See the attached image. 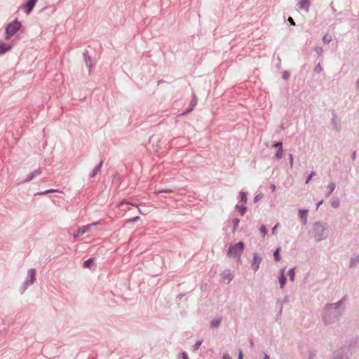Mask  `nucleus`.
<instances>
[{
  "label": "nucleus",
  "mask_w": 359,
  "mask_h": 359,
  "mask_svg": "<svg viewBox=\"0 0 359 359\" xmlns=\"http://www.w3.org/2000/svg\"><path fill=\"white\" fill-rule=\"evenodd\" d=\"M243 248L244 244L243 242H239L236 245H230L227 252V255L230 257H233L240 260L241 254L243 250Z\"/></svg>",
  "instance_id": "f257e3e1"
},
{
  "label": "nucleus",
  "mask_w": 359,
  "mask_h": 359,
  "mask_svg": "<svg viewBox=\"0 0 359 359\" xmlns=\"http://www.w3.org/2000/svg\"><path fill=\"white\" fill-rule=\"evenodd\" d=\"M21 23L18 20H14L8 25L6 28V39H9L12 36H13L20 28Z\"/></svg>",
  "instance_id": "f03ea898"
},
{
  "label": "nucleus",
  "mask_w": 359,
  "mask_h": 359,
  "mask_svg": "<svg viewBox=\"0 0 359 359\" xmlns=\"http://www.w3.org/2000/svg\"><path fill=\"white\" fill-rule=\"evenodd\" d=\"M313 229L315 232L314 236L318 240H320L324 235V231H325L324 226L322 224L316 223L314 225Z\"/></svg>",
  "instance_id": "7ed1b4c3"
},
{
  "label": "nucleus",
  "mask_w": 359,
  "mask_h": 359,
  "mask_svg": "<svg viewBox=\"0 0 359 359\" xmlns=\"http://www.w3.org/2000/svg\"><path fill=\"white\" fill-rule=\"evenodd\" d=\"M97 223L96 222H94V223H92V224H88V225H86V226H83L82 227H80L78 231L74 233V237L75 238H76L77 237H79V236L81 235H83L85 233L88 232V231H90L92 228L93 226L94 225H96Z\"/></svg>",
  "instance_id": "20e7f679"
},
{
  "label": "nucleus",
  "mask_w": 359,
  "mask_h": 359,
  "mask_svg": "<svg viewBox=\"0 0 359 359\" xmlns=\"http://www.w3.org/2000/svg\"><path fill=\"white\" fill-rule=\"evenodd\" d=\"M222 277L224 283H229L233 278V274L229 270H226L222 273Z\"/></svg>",
  "instance_id": "39448f33"
},
{
  "label": "nucleus",
  "mask_w": 359,
  "mask_h": 359,
  "mask_svg": "<svg viewBox=\"0 0 359 359\" xmlns=\"http://www.w3.org/2000/svg\"><path fill=\"white\" fill-rule=\"evenodd\" d=\"M311 2L310 0H299L298 6L299 8L309 11Z\"/></svg>",
  "instance_id": "423d86ee"
},
{
  "label": "nucleus",
  "mask_w": 359,
  "mask_h": 359,
  "mask_svg": "<svg viewBox=\"0 0 359 359\" xmlns=\"http://www.w3.org/2000/svg\"><path fill=\"white\" fill-rule=\"evenodd\" d=\"M37 0H29L25 4H24V7L27 9L26 12L29 14L33 9L35 6Z\"/></svg>",
  "instance_id": "0eeeda50"
},
{
  "label": "nucleus",
  "mask_w": 359,
  "mask_h": 359,
  "mask_svg": "<svg viewBox=\"0 0 359 359\" xmlns=\"http://www.w3.org/2000/svg\"><path fill=\"white\" fill-rule=\"evenodd\" d=\"M12 48V45H8L2 41H0V54L5 53Z\"/></svg>",
  "instance_id": "6e6552de"
},
{
  "label": "nucleus",
  "mask_w": 359,
  "mask_h": 359,
  "mask_svg": "<svg viewBox=\"0 0 359 359\" xmlns=\"http://www.w3.org/2000/svg\"><path fill=\"white\" fill-rule=\"evenodd\" d=\"M196 104H197L196 97V96H194L190 102V106H191L190 109L187 110L185 112L182 113V115H184V114H188L190 111H191L193 110L194 107L196 105Z\"/></svg>",
  "instance_id": "1a4fd4ad"
},
{
  "label": "nucleus",
  "mask_w": 359,
  "mask_h": 359,
  "mask_svg": "<svg viewBox=\"0 0 359 359\" xmlns=\"http://www.w3.org/2000/svg\"><path fill=\"white\" fill-rule=\"evenodd\" d=\"M284 272H285V269H283L281 271L280 277L279 278L280 285L281 288H283L284 287L285 282H286V278L285 277Z\"/></svg>",
  "instance_id": "9d476101"
},
{
  "label": "nucleus",
  "mask_w": 359,
  "mask_h": 359,
  "mask_svg": "<svg viewBox=\"0 0 359 359\" xmlns=\"http://www.w3.org/2000/svg\"><path fill=\"white\" fill-rule=\"evenodd\" d=\"M308 211L306 210H299V217L303 221L304 224L306 222V217H307Z\"/></svg>",
  "instance_id": "9b49d317"
},
{
  "label": "nucleus",
  "mask_w": 359,
  "mask_h": 359,
  "mask_svg": "<svg viewBox=\"0 0 359 359\" xmlns=\"http://www.w3.org/2000/svg\"><path fill=\"white\" fill-rule=\"evenodd\" d=\"M123 204H129V205H131L133 206H135V207H137L138 208V212L140 213V214H142V212L141 210V209H140L138 208V205L137 204H135V203H130V202H127L126 201H122L119 203L118 204V207H121V205H123Z\"/></svg>",
  "instance_id": "f8f14e48"
},
{
  "label": "nucleus",
  "mask_w": 359,
  "mask_h": 359,
  "mask_svg": "<svg viewBox=\"0 0 359 359\" xmlns=\"http://www.w3.org/2000/svg\"><path fill=\"white\" fill-rule=\"evenodd\" d=\"M260 260H261V259L259 257H257L256 255L254 256L253 266H254V269L255 271H257L259 268V264L260 263Z\"/></svg>",
  "instance_id": "ddd939ff"
},
{
  "label": "nucleus",
  "mask_w": 359,
  "mask_h": 359,
  "mask_svg": "<svg viewBox=\"0 0 359 359\" xmlns=\"http://www.w3.org/2000/svg\"><path fill=\"white\" fill-rule=\"evenodd\" d=\"M332 36L331 34H326L323 37V41L324 43H330L332 41Z\"/></svg>",
  "instance_id": "4468645a"
},
{
  "label": "nucleus",
  "mask_w": 359,
  "mask_h": 359,
  "mask_svg": "<svg viewBox=\"0 0 359 359\" xmlns=\"http://www.w3.org/2000/svg\"><path fill=\"white\" fill-rule=\"evenodd\" d=\"M94 259L93 258H90L88 260L85 261L83 263V266L85 268H90Z\"/></svg>",
  "instance_id": "2eb2a0df"
},
{
  "label": "nucleus",
  "mask_w": 359,
  "mask_h": 359,
  "mask_svg": "<svg viewBox=\"0 0 359 359\" xmlns=\"http://www.w3.org/2000/svg\"><path fill=\"white\" fill-rule=\"evenodd\" d=\"M275 156L278 159H280L283 156V151L282 148L278 149Z\"/></svg>",
  "instance_id": "dca6fc26"
},
{
  "label": "nucleus",
  "mask_w": 359,
  "mask_h": 359,
  "mask_svg": "<svg viewBox=\"0 0 359 359\" xmlns=\"http://www.w3.org/2000/svg\"><path fill=\"white\" fill-rule=\"evenodd\" d=\"M236 208L241 215H243L246 211V207L245 206H237Z\"/></svg>",
  "instance_id": "f3484780"
},
{
  "label": "nucleus",
  "mask_w": 359,
  "mask_h": 359,
  "mask_svg": "<svg viewBox=\"0 0 359 359\" xmlns=\"http://www.w3.org/2000/svg\"><path fill=\"white\" fill-rule=\"evenodd\" d=\"M280 249L278 248L275 252H274V254H273V256L275 257V259L276 261H279L280 259Z\"/></svg>",
  "instance_id": "a211bd4d"
},
{
  "label": "nucleus",
  "mask_w": 359,
  "mask_h": 359,
  "mask_svg": "<svg viewBox=\"0 0 359 359\" xmlns=\"http://www.w3.org/2000/svg\"><path fill=\"white\" fill-rule=\"evenodd\" d=\"M294 269H292L290 270L289 271V276H290V280L291 281H293L294 279Z\"/></svg>",
  "instance_id": "6ab92c4d"
},
{
  "label": "nucleus",
  "mask_w": 359,
  "mask_h": 359,
  "mask_svg": "<svg viewBox=\"0 0 359 359\" xmlns=\"http://www.w3.org/2000/svg\"><path fill=\"white\" fill-rule=\"evenodd\" d=\"M241 200L243 203H245L247 201V194L245 192H241L240 193Z\"/></svg>",
  "instance_id": "aec40b11"
},
{
  "label": "nucleus",
  "mask_w": 359,
  "mask_h": 359,
  "mask_svg": "<svg viewBox=\"0 0 359 359\" xmlns=\"http://www.w3.org/2000/svg\"><path fill=\"white\" fill-rule=\"evenodd\" d=\"M259 231L262 235V236H265L267 233V230L265 226H261Z\"/></svg>",
  "instance_id": "412c9836"
},
{
  "label": "nucleus",
  "mask_w": 359,
  "mask_h": 359,
  "mask_svg": "<svg viewBox=\"0 0 359 359\" xmlns=\"http://www.w3.org/2000/svg\"><path fill=\"white\" fill-rule=\"evenodd\" d=\"M221 323L220 319L213 320L211 323L212 327H217Z\"/></svg>",
  "instance_id": "4be33fe9"
},
{
  "label": "nucleus",
  "mask_w": 359,
  "mask_h": 359,
  "mask_svg": "<svg viewBox=\"0 0 359 359\" xmlns=\"http://www.w3.org/2000/svg\"><path fill=\"white\" fill-rule=\"evenodd\" d=\"M263 197V194H259L254 198L255 203L258 202L260 199H262Z\"/></svg>",
  "instance_id": "5701e85b"
},
{
  "label": "nucleus",
  "mask_w": 359,
  "mask_h": 359,
  "mask_svg": "<svg viewBox=\"0 0 359 359\" xmlns=\"http://www.w3.org/2000/svg\"><path fill=\"white\" fill-rule=\"evenodd\" d=\"M57 191V190H55V189H48V190H46L43 192H41L40 194H48V193H53V192H56Z\"/></svg>",
  "instance_id": "b1692460"
},
{
  "label": "nucleus",
  "mask_w": 359,
  "mask_h": 359,
  "mask_svg": "<svg viewBox=\"0 0 359 359\" xmlns=\"http://www.w3.org/2000/svg\"><path fill=\"white\" fill-rule=\"evenodd\" d=\"M334 188H335V185L333 183H331L330 184H329V189H330V193L329 194L332 192L334 191Z\"/></svg>",
  "instance_id": "393cba45"
},
{
  "label": "nucleus",
  "mask_w": 359,
  "mask_h": 359,
  "mask_svg": "<svg viewBox=\"0 0 359 359\" xmlns=\"http://www.w3.org/2000/svg\"><path fill=\"white\" fill-rule=\"evenodd\" d=\"M275 147L282 148V142H278L273 144Z\"/></svg>",
  "instance_id": "a878e982"
},
{
  "label": "nucleus",
  "mask_w": 359,
  "mask_h": 359,
  "mask_svg": "<svg viewBox=\"0 0 359 359\" xmlns=\"http://www.w3.org/2000/svg\"><path fill=\"white\" fill-rule=\"evenodd\" d=\"M139 219H140V217L137 216V217H133L132 219H130L129 222H135Z\"/></svg>",
  "instance_id": "bb28decb"
},
{
  "label": "nucleus",
  "mask_w": 359,
  "mask_h": 359,
  "mask_svg": "<svg viewBox=\"0 0 359 359\" xmlns=\"http://www.w3.org/2000/svg\"><path fill=\"white\" fill-rule=\"evenodd\" d=\"M287 20L289 21V22H290L292 25H293V26H294V25H295V22H294V20L292 19V18L289 17Z\"/></svg>",
  "instance_id": "cd10ccee"
},
{
  "label": "nucleus",
  "mask_w": 359,
  "mask_h": 359,
  "mask_svg": "<svg viewBox=\"0 0 359 359\" xmlns=\"http://www.w3.org/2000/svg\"><path fill=\"white\" fill-rule=\"evenodd\" d=\"M278 225H279L278 224H276L275 225V226L273 228V229H272V233L273 234H275L276 233V229H277Z\"/></svg>",
  "instance_id": "c85d7f7f"
},
{
  "label": "nucleus",
  "mask_w": 359,
  "mask_h": 359,
  "mask_svg": "<svg viewBox=\"0 0 359 359\" xmlns=\"http://www.w3.org/2000/svg\"><path fill=\"white\" fill-rule=\"evenodd\" d=\"M314 175V172H312L309 177L307 178L306 181V183L308 184L309 182V181L311 180V179L312 178V177Z\"/></svg>",
  "instance_id": "c756f323"
},
{
  "label": "nucleus",
  "mask_w": 359,
  "mask_h": 359,
  "mask_svg": "<svg viewBox=\"0 0 359 359\" xmlns=\"http://www.w3.org/2000/svg\"><path fill=\"white\" fill-rule=\"evenodd\" d=\"M201 341L196 342V344L194 345L195 349H198L199 348V346H201Z\"/></svg>",
  "instance_id": "7c9ffc66"
},
{
  "label": "nucleus",
  "mask_w": 359,
  "mask_h": 359,
  "mask_svg": "<svg viewBox=\"0 0 359 359\" xmlns=\"http://www.w3.org/2000/svg\"><path fill=\"white\" fill-rule=\"evenodd\" d=\"M29 273L31 274V276H32V279H33V278H34V273H35L34 270H30V271H29ZM33 281H34V280H32V282H33Z\"/></svg>",
  "instance_id": "2f4dec72"
},
{
  "label": "nucleus",
  "mask_w": 359,
  "mask_h": 359,
  "mask_svg": "<svg viewBox=\"0 0 359 359\" xmlns=\"http://www.w3.org/2000/svg\"><path fill=\"white\" fill-rule=\"evenodd\" d=\"M100 166H101V164L100 165V166L98 168H97V170L93 173V175H91L92 177L95 176V175H96L97 172L99 170Z\"/></svg>",
  "instance_id": "473e14b6"
},
{
  "label": "nucleus",
  "mask_w": 359,
  "mask_h": 359,
  "mask_svg": "<svg viewBox=\"0 0 359 359\" xmlns=\"http://www.w3.org/2000/svg\"><path fill=\"white\" fill-rule=\"evenodd\" d=\"M238 359H243V353L241 351H239Z\"/></svg>",
  "instance_id": "72a5a7b5"
},
{
  "label": "nucleus",
  "mask_w": 359,
  "mask_h": 359,
  "mask_svg": "<svg viewBox=\"0 0 359 359\" xmlns=\"http://www.w3.org/2000/svg\"><path fill=\"white\" fill-rule=\"evenodd\" d=\"M223 359H231V357L228 354H224Z\"/></svg>",
  "instance_id": "f704fd0d"
},
{
  "label": "nucleus",
  "mask_w": 359,
  "mask_h": 359,
  "mask_svg": "<svg viewBox=\"0 0 359 359\" xmlns=\"http://www.w3.org/2000/svg\"><path fill=\"white\" fill-rule=\"evenodd\" d=\"M270 188H271V191H275V189H276V186H275L274 184H271V185L270 186Z\"/></svg>",
  "instance_id": "c9c22d12"
},
{
  "label": "nucleus",
  "mask_w": 359,
  "mask_h": 359,
  "mask_svg": "<svg viewBox=\"0 0 359 359\" xmlns=\"http://www.w3.org/2000/svg\"><path fill=\"white\" fill-rule=\"evenodd\" d=\"M182 356L184 359H188L187 355L185 353H182Z\"/></svg>",
  "instance_id": "e433bc0d"
},
{
  "label": "nucleus",
  "mask_w": 359,
  "mask_h": 359,
  "mask_svg": "<svg viewBox=\"0 0 359 359\" xmlns=\"http://www.w3.org/2000/svg\"><path fill=\"white\" fill-rule=\"evenodd\" d=\"M338 203H339L338 202H337V203L333 202V203H332V205H333L334 207H337V206L338 205Z\"/></svg>",
  "instance_id": "4c0bfd02"
},
{
  "label": "nucleus",
  "mask_w": 359,
  "mask_h": 359,
  "mask_svg": "<svg viewBox=\"0 0 359 359\" xmlns=\"http://www.w3.org/2000/svg\"><path fill=\"white\" fill-rule=\"evenodd\" d=\"M323 203V201H320L317 205V208L319 207V205Z\"/></svg>",
  "instance_id": "58836bf2"
},
{
  "label": "nucleus",
  "mask_w": 359,
  "mask_h": 359,
  "mask_svg": "<svg viewBox=\"0 0 359 359\" xmlns=\"http://www.w3.org/2000/svg\"><path fill=\"white\" fill-rule=\"evenodd\" d=\"M238 222H239V220H238V219H235V224H236V225H237V224H238Z\"/></svg>",
  "instance_id": "ea45409f"
},
{
  "label": "nucleus",
  "mask_w": 359,
  "mask_h": 359,
  "mask_svg": "<svg viewBox=\"0 0 359 359\" xmlns=\"http://www.w3.org/2000/svg\"><path fill=\"white\" fill-rule=\"evenodd\" d=\"M264 359H269V357L267 355H265Z\"/></svg>",
  "instance_id": "a19ab883"
},
{
  "label": "nucleus",
  "mask_w": 359,
  "mask_h": 359,
  "mask_svg": "<svg viewBox=\"0 0 359 359\" xmlns=\"http://www.w3.org/2000/svg\"><path fill=\"white\" fill-rule=\"evenodd\" d=\"M290 161L292 162V155H290Z\"/></svg>",
  "instance_id": "79ce46f5"
},
{
  "label": "nucleus",
  "mask_w": 359,
  "mask_h": 359,
  "mask_svg": "<svg viewBox=\"0 0 359 359\" xmlns=\"http://www.w3.org/2000/svg\"><path fill=\"white\" fill-rule=\"evenodd\" d=\"M357 83H358V88H359V79L358 80Z\"/></svg>",
  "instance_id": "37998d69"
}]
</instances>
